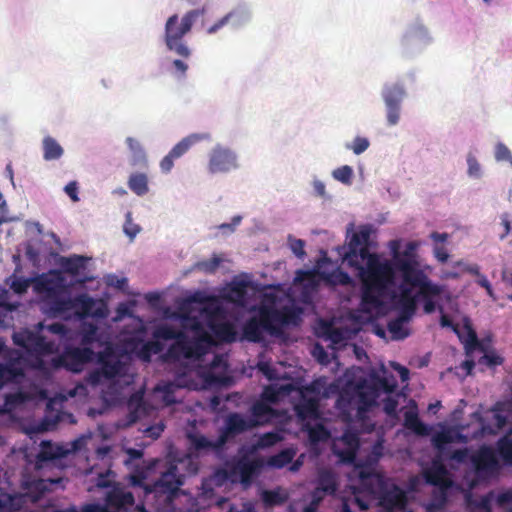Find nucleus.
Returning a JSON list of instances; mask_svg holds the SVG:
<instances>
[{
  "mask_svg": "<svg viewBox=\"0 0 512 512\" xmlns=\"http://www.w3.org/2000/svg\"><path fill=\"white\" fill-rule=\"evenodd\" d=\"M243 217L241 215H235L232 217L231 222L222 223L220 225L214 226L211 229L217 230L215 234L212 235V238H218L219 236L228 237L232 235L237 227L241 224Z\"/></svg>",
  "mask_w": 512,
  "mask_h": 512,
  "instance_id": "47",
  "label": "nucleus"
},
{
  "mask_svg": "<svg viewBox=\"0 0 512 512\" xmlns=\"http://www.w3.org/2000/svg\"><path fill=\"white\" fill-rule=\"evenodd\" d=\"M82 337L83 342L88 343L87 345L92 343L104 344L109 339L108 333L94 323L83 324Z\"/></svg>",
  "mask_w": 512,
  "mask_h": 512,
  "instance_id": "34",
  "label": "nucleus"
},
{
  "mask_svg": "<svg viewBox=\"0 0 512 512\" xmlns=\"http://www.w3.org/2000/svg\"><path fill=\"white\" fill-rule=\"evenodd\" d=\"M284 439V432L279 429H274L271 432H268L263 435L262 442L253 444V445H246L242 444L238 448H273V445L281 442Z\"/></svg>",
  "mask_w": 512,
  "mask_h": 512,
  "instance_id": "44",
  "label": "nucleus"
},
{
  "mask_svg": "<svg viewBox=\"0 0 512 512\" xmlns=\"http://www.w3.org/2000/svg\"><path fill=\"white\" fill-rule=\"evenodd\" d=\"M287 242L290 250L298 259L303 260L306 257V242L304 240L288 235Z\"/></svg>",
  "mask_w": 512,
  "mask_h": 512,
  "instance_id": "56",
  "label": "nucleus"
},
{
  "mask_svg": "<svg viewBox=\"0 0 512 512\" xmlns=\"http://www.w3.org/2000/svg\"><path fill=\"white\" fill-rule=\"evenodd\" d=\"M367 495L378 498V505L385 509V512H394L395 510L407 512L405 510L407 496L404 490L395 484H391L390 488L381 491L367 492Z\"/></svg>",
  "mask_w": 512,
  "mask_h": 512,
  "instance_id": "24",
  "label": "nucleus"
},
{
  "mask_svg": "<svg viewBox=\"0 0 512 512\" xmlns=\"http://www.w3.org/2000/svg\"><path fill=\"white\" fill-rule=\"evenodd\" d=\"M311 195L316 198H320L323 200H330L331 196L326 190V184L324 181L319 179L317 176H313L311 180Z\"/></svg>",
  "mask_w": 512,
  "mask_h": 512,
  "instance_id": "57",
  "label": "nucleus"
},
{
  "mask_svg": "<svg viewBox=\"0 0 512 512\" xmlns=\"http://www.w3.org/2000/svg\"><path fill=\"white\" fill-rule=\"evenodd\" d=\"M481 350L483 351V355L478 359L479 365H484L488 368H495L503 364L504 358L494 349L481 348Z\"/></svg>",
  "mask_w": 512,
  "mask_h": 512,
  "instance_id": "48",
  "label": "nucleus"
},
{
  "mask_svg": "<svg viewBox=\"0 0 512 512\" xmlns=\"http://www.w3.org/2000/svg\"><path fill=\"white\" fill-rule=\"evenodd\" d=\"M252 20V8L246 2H241L232 8L226 15L218 19L207 29L209 35L216 34L220 29L229 25L232 29H240Z\"/></svg>",
  "mask_w": 512,
  "mask_h": 512,
  "instance_id": "20",
  "label": "nucleus"
},
{
  "mask_svg": "<svg viewBox=\"0 0 512 512\" xmlns=\"http://www.w3.org/2000/svg\"><path fill=\"white\" fill-rule=\"evenodd\" d=\"M403 426L409 434L429 438L431 448H452V445H466L470 441L476 440L473 436L472 423L466 425H452L447 422L427 424L417 412L407 413L404 416Z\"/></svg>",
  "mask_w": 512,
  "mask_h": 512,
  "instance_id": "3",
  "label": "nucleus"
},
{
  "mask_svg": "<svg viewBox=\"0 0 512 512\" xmlns=\"http://www.w3.org/2000/svg\"><path fill=\"white\" fill-rule=\"evenodd\" d=\"M43 159L45 161H56L64 155L63 147L52 136H46L42 140Z\"/></svg>",
  "mask_w": 512,
  "mask_h": 512,
  "instance_id": "36",
  "label": "nucleus"
},
{
  "mask_svg": "<svg viewBox=\"0 0 512 512\" xmlns=\"http://www.w3.org/2000/svg\"><path fill=\"white\" fill-rule=\"evenodd\" d=\"M186 438L190 444L189 448H226L224 445H215L213 442L196 430L192 428L186 431Z\"/></svg>",
  "mask_w": 512,
  "mask_h": 512,
  "instance_id": "37",
  "label": "nucleus"
},
{
  "mask_svg": "<svg viewBox=\"0 0 512 512\" xmlns=\"http://www.w3.org/2000/svg\"><path fill=\"white\" fill-rule=\"evenodd\" d=\"M296 451L297 450H279L278 454L270 456L269 460H267V462L264 461V463L275 469H282L287 464H290L288 470H290V472H297L304 463V453L293 461L294 457H296Z\"/></svg>",
  "mask_w": 512,
  "mask_h": 512,
  "instance_id": "29",
  "label": "nucleus"
},
{
  "mask_svg": "<svg viewBox=\"0 0 512 512\" xmlns=\"http://www.w3.org/2000/svg\"><path fill=\"white\" fill-rule=\"evenodd\" d=\"M54 512H67L56 510ZM82 512H135V498L133 494L121 487L114 486L106 494L105 505L87 504Z\"/></svg>",
  "mask_w": 512,
  "mask_h": 512,
  "instance_id": "18",
  "label": "nucleus"
},
{
  "mask_svg": "<svg viewBox=\"0 0 512 512\" xmlns=\"http://www.w3.org/2000/svg\"><path fill=\"white\" fill-rule=\"evenodd\" d=\"M20 372L11 360L0 362V390L13 381Z\"/></svg>",
  "mask_w": 512,
  "mask_h": 512,
  "instance_id": "45",
  "label": "nucleus"
},
{
  "mask_svg": "<svg viewBox=\"0 0 512 512\" xmlns=\"http://www.w3.org/2000/svg\"><path fill=\"white\" fill-rule=\"evenodd\" d=\"M489 412L492 414L491 419L483 416L479 409L471 414L473 436L477 440H482L487 436H496L508 427L509 415L501 403L493 405Z\"/></svg>",
  "mask_w": 512,
  "mask_h": 512,
  "instance_id": "13",
  "label": "nucleus"
},
{
  "mask_svg": "<svg viewBox=\"0 0 512 512\" xmlns=\"http://www.w3.org/2000/svg\"><path fill=\"white\" fill-rule=\"evenodd\" d=\"M254 419L238 412L228 414L221 428V436L235 437L251 430L254 426Z\"/></svg>",
  "mask_w": 512,
  "mask_h": 512,
  "instance_id": "27",
  "label": "nucleus"
},
{
  "mask_svg": "<svg viewBox=\"0 0 512 512\" xmlns=\"http://www.w3.org/2000/svg\"><path fill=\"white\" fill-rule=\"evenodd\" d=\"M80 450H38L37 458L40 460H53L65 458L70 454H76Z\"/></svg>",
  "mask_w": 512,
  "mask_h": 512,
  "instance_id": "58",
  "label": "nucleus"
},
{
  "mask_svg": "<svg viewBox=\"0 0 512 512\" xmlns=\"http://www.w3.org/2000/svg\"><path fill=\"white\" fill-rule=\"evenodd\" d=\"M344 147L355 155H361L370 147V140L365 136L357 135L351 142H346Z\"/></svg>",
  "mask_w": 512,
  "mask_h": 512,
  "instance_id": "51",
  "label": "nucleus"
},
{
  "mask_svg": "<svg viewBox=\"0 0 512 512\" xmlns=\"http://www.w3.org/2000/svg\"><path fill=\"white\" fill-rule=\"evenodd\" d=\"M130 368L131 356L127 350L119 354L104 351L102 361L86 373L85 382L93 388L106 385L101 392L102 401L114 406L120 402L123 390L134 383L135 375Z\"/></svg>",
  "mask_w": 512,
  "mask_h": 512,
  "instance_id": "2",
  "label": "nucleus"
},
{
  "mask_svg": "<svg viewBox=\"0 0 512 512\" xmlns=\"http://www.w3.org/2000/svg\"><path fill=\"white\" fill-rule=\"evenodd\" d=\"M407 324V322L402 321L400 318H391L387 322V330L391 335V339L395 341L406 339L410 335Z\"/></svg>",
  "mask_w": 512,
  "mask_h": 512,
  "instance_id": "41",
  "label": "nucleus"
},
{
  "mask_svg": "<svg viewBox=\"0 0 512 512\" xmlns=\"http://www.w3.org/2000/svg\"><path fill=\"white\" fill-rule=\"evenodd\" d=\"M425 483L438 488V493L433 494L432 500L427 504V512H441L447 502V490L452 487V480L444 464L438 458L432 461L430 466L422 471Z\"/></svg>",
  "mask_w": 512,
  "mask_h": 512,
  "instance_id": "11",
  "label": "nucleus"
},
{
  "mask_svg": "<svg viewBox=\"0 0 512 512\" xmlns=\"http://www.w3.org/2000/svg\"><path fill=\"white\" fill-rule=\"evenodd\" d=\"M495 452L501 455L504 464L512 467V450H477V453L472 455V465H474L475 473V481L472 482V487H475L476 483L487 482L499 475V458H497Z\"/></svg>",
  "mask_w": 512,
  "mask_h": 512,
  "instance_id": "12",
  "label": "nucleus"
},
{
  "mask_svg": "<svg viewBox=\"0 0 512 512\" xmlns=\"http://www.w3.org/2000/svg\"><path fill=\"white\" fill-rule=\"evenodd\" d=\"M253 416L257 417L260 414H267L270 418H273L280 422H288L291 419V415L287 410L268 408L263 405H255L251 408Z\"/></svg>",
  "mask_w": 512,
  "mask_h": 512,
  "instance_id": "42",
  "label": "nucleus"
},
{
  "mask_svg": "<svg viewBox=\"0 0 512 512\" xmlns=\"http://www.w3.org/2000/svg\"><path fill=\"white\" fill-rule=\"evenodd\" d=\"M258 451L259 450H238V452L243 454L227 461L223 468L214 472L216 481L240 483L245 488L251 486L254 479L259 476L262 468L265 466L262 458L255 456L253 453Z\"/></svg>",
  "mask_w": 512,
  "mask_h": 512,
  "instance_id": "7",
  "label": "nucleus"
},
{
  "mask_svg": "<svg viewBox=\"0 0 512 512\" xmlns=\"http://www.w3.org/2000/svg\"><path fill=\"white\" fill-rule=\"evenodd\" d=\"M401 269L404 272V279L413 287L420 289L413 294V299L416 304H422L424 313L433 314L439 311L443 314L442 296L446 294V299L450 297L446 286L433 282L423 269L413 267L408 261L402 262Z\"/></svg>",
  "mask_w": 512,
  "mask_h": 512,
  "instance_id": "6",
  "label": "nucleus"
},
{
  "mask_svg": "<svg viewBox=\"0 0 512 512\" xmlns=\"http://www.w3.org/2000/svg\"><path fill=\"white\" fill-rule=\"evenodd\" d=\"M204 300H205L204 292H202L200 290H196L194 292H190L184 298L180 299L178 304H179V308L185 309L189 305L199 304V303L203 302Z\"/></svg>",
  "mask_w": 512,
  "mask_h": 512,
  "instance_id": "64",
  "label": "nucleus"
},
{
  "mask_svg": "<svg viewBox=\"0 0 512 512\" xmlns=\"http://www.w3.org/2000/svg\"><path fill=\"white\" fill-rule=\"evenodd\" d=\"M13 344L23 349L30 358L41 359L51 355L55 350V342L42 335L40 331L23 328L12 334Z\"/></svg>",
  "mask_w": 512,
  "mask_h": 512,
  "instance_id": "15",
  "label": "nucleus"
},
{
  "mask_svg": "<svg viewBox=\"0 0 512 512\" xmlns=\"http://www.w3.org/2000/svg\"><path fill=\"white\" fill-rule=\"evenodd\" d=\"M396 316L394 318H400L402 321L409 323L416 313V302L414 299L408 300L406 298H400L395 307Z\"/></svg>",
  "mask_w": 512,
  "mask_h": 512,
  "instance_id": "38",
  "label": "nucleus"
},
{
  "mask_svg": "<svg viewBox=\"0 0 512 512\" xmlns=\"http://www.w3.org/2000/svg\"><path fill=\"white\" fill-rule=\"evenodd\" d=\"M334 180L342 183L343 185L350 186L354 177V170L349 165H342L331 172Z\"/></svg>",
  "mask_w": 512,
  "mask_h": 512,
  "instance_id": "49",
  "label": "nucleus"
},
{
  "mask_svg": "<svg viewBox=\"0 0 512 512\" xmlns=\"http://www.w3.org/2000/svg\"><path fill=\"white\" fill-rule=\"evenodd\" d=\"M128 187L139 197L146 195L149 191L147 175L145 173H132L128 179Z\"/></svg>",
  "mask_w": 512,
  "mask_h": 512,
  "instance_id": "40",
  "label": "nucleus"
},
{
  "mask_svg": "<svg viewBox=\"0 0 512 512\" xmlns=\"http://www.w3.org/2000/svg\"><path fill=\"white\" fill-rule=\"evenodd\" d=\"M316 491H324L327 495H334L338 490V475L331 469L317 470Z\"/></svg>",
  "mask_w": 512,
  "mask_h": 512,
  "instance_id": "32",
  "label": "nucleus"
},
{
  "mask_svg": "<svg viewBox=\"0 0 512 512\" xmlns=\"http://www.w3.org/2000/svg\"><path fill=\"white\" fill-rule=\"evenodd\" d=\"M378 407L379 406L356 396V403H355L354 410L356 411V416L359 419L365 418L370 412H372L374 409H376Z\"/></svg>",
  "mask_w": 512,
  "mask_h": 512,
  "instance_id": "60",
  "label": "nucleus"
},
{
  "mask_svg": "<svg viewBox=\"0 0 512 512\" xmlns=\"http://www.w3.org/2000/svg\"><path fill=\"white\" fill-rule=\"evenodd\" d=\"M240 168L238 153L228 145L216 143L207 154L209 175H228Z\"/></svg>",
  "mask_w": 512,
  "mask_h": 512,
  "instance_id": "17",
  "label": "nucleus"
},
{
  "mask_svg": "<svg viewBox=\"0 0 512 512\" xmlns=\"http://www.w3.org/2000/svg\"><path fill=\"white\" fill-rule=\"evenodd\" d=\"M194 369L190 365H184L179 369L172 380L165 382L160 391L163 393L164 401L168 404L175 402L174 391L177 389H194L196 383L193 379Z\"/></svg>",
  "mask_w": 512,
  "mask_h": 512,
  "instance_id": "22",
  "label": "nucleus"
},
{
  "mask_svg": "<svg viewBox=\"0 0 512 512\" xmlns=\"http://www.w3.org/2000/svg\"><path fill=\"white\" fill-rule=\"evenodd\" d=\"M384 105L385 120L388 127L397 126L401 120L403 104L408 98V90L400 78L385 82L380 90Z\"/></svg>",
  "mask_w": 512,
  "mask_h": 512,
  "instance_id": "10",
  "label": "nucleus"
},
{
  "mask_svg": "<svg viewBox=\"0 0 512 512\" xmlns=\"http://www.w3.org/2000/svg\"><path fill=\"white\" fill-rule=\"evenodd\" d=\"M222 261L223 259L214 253L210 259L200 261L197 267L207 274H213L219 268Z\"/></svg>",
  "mask_w": 512,
  "mask_h": 512,
  "instance_id": "62",
  "label": "nucleus"
},
{
  "mask_svg": "<svg viewBox=\"0 0 512 512\" xmlns=\"http://www.w3.org/2000/svg\"><path fill=\"white\" fill-rule=\"evenodd\" d=\"M358 472L359 490L362 493L380 492L390 489L389 484L382 474L373 471L371 467H362Z\"/></svg>",
  "mask_w": 512,
  "mask_h": 512,
  "instance_id": "26",
  "label": "nucleus"
},
{
  "mask_svg": "<svg viewBox=\"0 0 512 512\" xmlns=\"http://www.w3.org/2000/svg\"><path fill=\"white\" fill-rule=\"evenodd\" d=\"M88 263V258L79 255V254H72L68 257L62 258V267L63 269L76 277V282L85 283L89 280L87 277L79 278V276L86 270Z\"/></svg>",
  "mask_w": 512,
  "mask_h": 512,
  "instance_id": "31",
  "label": "nucleus"
},
{
  "mask_svg": "<svg viewBox=\"0 0 512 512\" xmlns=\"http://www.w3.org/2000/svg\"><path fill=\"white\" fill-rule=\"evenodd\" d=\"M33 292L39 299L42 312L51 318L65 315L72 308H78L86 317L104 320L108 309L97 298L86 292L72 295L66 277L58 271L37 274Z\"/></svg>",
  "mask_w": 512,
  "mask_h": 512,
  "instance_id": "1",
  "label": "nucleus"
},
{
  "mask_svg": "<svg viewBox=\"0 0 512 512\" xmlns=\"http://www.w3.org/2000/svg\"><path fill=\"white\" fill-rule=\"evenodd\" d=\"M206 10L205 8H197L192 9L188 12H186L183 17L181 18V21L179 24L182 26V28L189 33L194 25V23L200 18L203 17Z\"/></svg>",
  "mask_w": 512,
  "mask_h": 512,
  "instance_id": "50",
  "label": "nucleus"
},
{
  "mask_svg": "<svg viewBox=\"0 0 512 512\" xmlns=\"http://www.w3.org/2000/svg\"><path fill=\"white\" fill-rule=\"evenodd\" d=\"M104 351H95L91 345L66 346L64 356L59 359V366L66 371L78 375L81 374L87 364L101 362Z\"/></svg>",
  "mask_w": 512,
  "mask_h": 512,
  "instance_id": "16",
  "label": "nucleus"
},
{
  "mask_svg": "<svg viewBox=\"0 0 512 512\" xmlns=\"http://www.w3.org/2000/svg\"><path fill=\"white\" fill-rule=\"evenodd\" d=\"M494 158L496 162H507L512 168V152L503 142L496 143L494 147Z\"/></svg>",
  "mask_w": 512,
  "mask_h": 512,
  "instance_id": "59",
  "label": "nucleus"
},
{
  "mask_svg": "<svg viewBox=\"0 0 512 512\" xmlns=\"http://www.w3.org/2000/svg\"><path fill=\"white\" fill-rule=\"evenodd\" d=\"M382 375L371 370L366 377L361 378L355 385L356 396L365 399L377 406L384 393H394L398 388V382L393 374L382 366Z\"/></svg>",
  "mask_w": 512,
  "mask_h": 512,
  "instance_id": "9",
  "label": "nucleus"
},
{
  "mask_svg": "<svg viewBox=\"0 0 512 512\" xmlns=\"http://www.w3.org/2000/svg\"><path fill=\"white\" fill-rule=\"evenodd\" d=\"M310 394L329 398L335 392V385L328 384L325 377L314 379L307 387Z\"/></svg>",
  "mask_w": 512,
  "mask_h": 512,
  "instance_id": "39",
  "label": "nucleus"
},
{
  "mask_svg": "<svg viewBox=\"0 0 512 512\" xmlns=\"http://www.w3.org/2000/svg\"><path fill=\"white\" fill-rule=\"evenodd\" d=\"M187 34L188 33L179 24L178 14L169 16L166 20L162 36L166 50L181 58H190L192 51L184 40Z\"/></svg>",
  "mask_w": 512,
  "mask_h": 512,
  "instance_id": "19",
  "label": "nucleus"
},
{
  "mask_svg": "<svg viewBox=\"0 0 512 512\" xmlns=\"http://www.w3.org/2000/svg\"><path fill=\"white\" fill-rule=\"evenodd\" d=\"M211 140L209 133H192L175 144L169 153L160 161V169L163 173H169L174 167V160L185 155L192 146L202 141Z\"/></svg>",
  "mask_w": 512,
  "mask_h": 512,
  "instance_id": "21",
  "label": "nucleus"
},
{
  "mask_svg": "<svg viewBox=\"0 0 512 512\" xmlns=\"http://www.w3.org/2000/svg\"><path fill=\"white\" fill-rule=\"evenodd\" d=\"M285 310L289 316V324L292 326H298L301 323L304 314L303 307L296 302H291L287 305Z\"/></svg>",
  "mask_w": 512,
  "mask_h": 512,
  "instance_id": "55",
  "label": "nucleus"
},
{
  "mask_svg": "<svg viewBox=\"0 0 512 512\" xmlns=\"http://www.w3.org/2000/svg\"><path fill=\"white\" fill-rule=\"evenodd\" d=\"M467 175L472 179H480L483 176V169L476 156L469 152L466 156Z\"/></svg>",
  "mask_w": 512,
  "mask_h": 512,
  "instance_id": "54",
  "label": "nucleus"
},
{
  "mask_svg": "<svg viewBox=\"0 0 512 512\" xmlns=\"http://www.w3.org/2000/svg\"><path fill=\"white\" fill-rule=\"evenodd\" d=\"M434 41L432 32L424 22L415 19L406 26L401 36V52L407 57H413L423 53Z\"/></svg>",
  "mask_w": 512,
  "mask_h": 512,
  "instance_id": "14",
  "label": "nucleus"
},
{
  "mask_svg": "<svg viewBox=\"0 0 512 512\" xmlns=\"http://www.w3.org/2000/svg\"><path fill=\"white\" fill-rule=\"evenodd\" d=\"M51 406L52 403L48 402L46 404L45 415L40 420L32 421L27 425L25 432L30 438L37 437L45 432L54 430L61 422L62 413L57 411L55 415L51 416Z\"/></svg>",
  "mask_w": 512,
  "mask_h": 512,
  "instance_id": "28",
  "label": "nucleus"
},
{
  "mask_svg": "<svg viewBox=\"0 0 512 512\" xmlns=\"http://www.w3.org/2000/svg\"><path fill=\"white\" fill-rule=\"evenodd\" d=\"M164 317L167 320L175 321L183 325H196L198 323V317H195L189 313H176L169 308L165 310Z\"/></svg>",
  "mask_w": 512,
  "mask_h": 512,
  "instance_id": "53",
  "label": "nucleus"
},
{
  "mask_svg": "<svg viewBox=\"0 0 512 512\" xmlns=\"http://www.w3.org/2000/svg\"><path fill=\"white\" fill-rule=\"evenodd\" d=\"M332 261L329 257H325L315 267L314 271L318 274L321 281L329 288L335 289L338 286H354L355 280L353 277L341 267H336L332 270H327L324 264H331Z\"/></svg>",
  "mask_w": 512,
  "mask_h": 512,
  "instance_id": "23",
  "label": "nucleus"
},
{
  "mask_svg": "<svg viewBox=\"0 0 512 512\" xmlns=\"http://www.w3.org/2000/svg\"><path fill=\"white\" fill-rule=\"evenodd\" d=\"M373 233L370 224L362 225L352 234L346 248L341 254L342 261L356 271L359 278H370L387 272L390 263L382 255L370 252L362 246L367 244Z\"/></svg>",
  "mask_w": 512,
  "mask_h": 512,
  "instance_id": "4",
  "label": "nucleus"
},
{
  "mask_svg": "<svg viewBox=\"0 0 512 512\" xmlns=\"http://www.w3.org/2000/svg\"><path fill=\"white\" fill-rule=\"evenodd\" d=\"M183 485V474L178 473L176 464L171 463L167 470L161 473L159 479L145 488L143 496L144 512H177L175 501L180 497V487ZM147 506L148 510H144Z\"/></svg>",
  "mask_w": 512,
  "mask_h": 512,
  "instance_id": "5",
  "label": "nucleus"
},
{
  "mask_svg": "<svg viewBox=\"0 0 512 512\" xmlns=\"http://www.w3.org/2000/svg\"><path fill=\"white\" fill-rule=\"evenodd\" d=\"M292 410L300 424H307L316 417V407L314 402L306 395L300 394L292 402Z\"/></svg>",
  "mask_w": 512,
  "mask_h": 512,
  "instance_id": "30",
  "label": "nucleus"
},
{
  "mask_svg": "<svg viewBox=\"0 0 512 512\" xmlns=\"http://www.w3.org/2000/svg\"><path fill=\"white\" fill-rule=\"evenodd\" d=\"M359 450H332L333 454L340 459V462L343 464H350L356 468V471H359L362 467H371L369 465H360L356 463L357 460V452Z\"/></svg>",
  "mask_w": 512,
  "mask_h": 512,
  "instance_id": "52",
  "label": "nucleus"
},
{
  "mask_svg": "<svg viewBox=\"0 0 512 512\" xmlns=\"http://www.w3.org/2000/svg\"><path fill=\"white\" fill-rule=\"evenodd\" d=\"M125 143L130 152V163L133 166H144L147 163V156L141 142L134 137H127Z\"/></svg>",
  "mask_w": 512,
  "mask_h": 512,
  "instance_id": "35",
  "label": "nucleus"
},
{
  "mask_svg": "<svg viewBox=\"0 0 512 512\" xmlns=\"http://www.w3.org/2000/svg\"><path fill=\"white\" fill-rule=\"evenodd\" d=\"M240 330L242 338L253 343H260L265 334L278 335V329L273 324L264 323L255 318L245 320L241 324Z\"/></svg>",
  "mask_w": 512,
  "mask_h": 512,
  "instance_id": "25",
  "label": "nucleus"
},
{
  "mask_svg": "<svg viewBox=\"0 0 512 512\" xmlns=\"http://www.w3.org/2000/svg\"><path fill=\"white\" fill-rule=\"evenodd\" d=\"M135 306H136V301H134V300L120 302L115 309V315L113 317V322L118 323V322L123 321L126 318H133L138 321H142V319L139 316H136L134 313Z\"/></svg>",
  "mask_w": 512,
  "mask_h": 512,
  "instance_id": "43",
  "label": "nucleus"
},
{
  "mask_svg": "<svg viewBox=\"0 0 512 512\" xmlns=\"http://www.w3.org/2000/svg\"><path fill=\"white\" fill-rule=\"evenodd\" d=\"M360 305L363 308L381 307L383 302L370 288H366L361 294Z\"/></svg>",
  "mask_w": 512,
  "mask_h": 512,
  "instance_id": "61",
  "label": "nucleus"
},
{
  "mask_svg": "<svg viewBox=\"0 0 512 512\" xmlns=\"http://www.w3.org/2000/svg\"><path fill=\"white\" fill-rule=\"evenodd\" d=\"M184 338L182 332H178L167 323L157 324L152 331V340L145 337L142 332L132 345V354L144 363H150L152 357L164 349V342L178 341Z\"/></svg>",
  "mask_w": 512,
  "mask_h": 512,
  "instance_id": "8",
  "label": "nucleus"
},
{
  "mask_svg": "<svg viewBox=\"0 0 512 512\" xmlns=\"http://www.w3.org/2000/svg\"><path fill=\"white\" fill-rule=\"evenodd\" d=\"M140 231H141L140 225L133 222L132 213L130 211H128L125 214V222L123 225L124 234L127 237H129L131 241H133Z\"/></svg>",
  "mask_w": 512,
  "mask_h": 512,
  "instance_id": "63",
  "label": "nucleus"
},
{
  "mask_svg": "<svg viewBox=\"0 0 512 512\" xmlns=\"http://www.w3.org/2000/svg\"><path fill=\"white\" fill-rule=\"evenodd\" d=\"M356 403V394L354 396L350 395H340L335 400V409L346 418H350L352 416V412L355 408Z\"/></svg>",
  "mask_w": 512,
  "mask_h": 512,
  "instance_id": "46",
  "label": "nucleus"
},
{
  "mask_svg": "<svg viewBox=\"0 0 512 512\" xmlns=\"http://www.w3.org/2000/svg\"><path fill=\"white\" fill-rule=\"evenodd\" d=\"M17 270L6 278L5 283L14 294L22 296L27 293L31 285H36L37 274L31 277H24L17 275Z\"/></svg>",
  "mask_w": 512,
  "mask_h": 512,
  "instance_id": "33",
  "label": "nucleus"
}]
</instances>
